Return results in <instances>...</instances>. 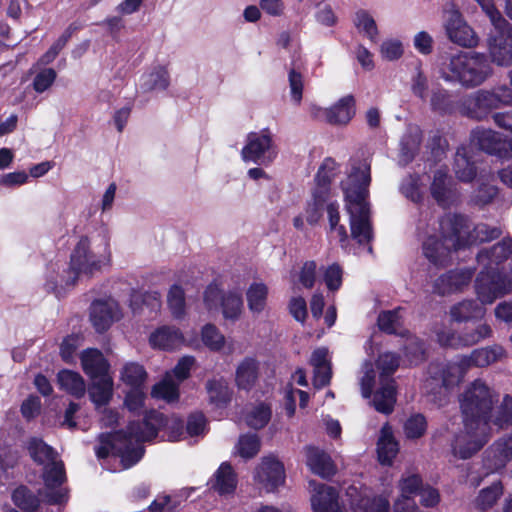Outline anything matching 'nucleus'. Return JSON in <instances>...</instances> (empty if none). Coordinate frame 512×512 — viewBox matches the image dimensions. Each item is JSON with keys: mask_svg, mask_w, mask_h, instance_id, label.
I'll list each match as a JSON object with an SVG mask.
<instances>
[{"mask_svg": "<svg viewBox=\"0 0 512 512\" xmlns=\"http://www.w3.org/2000/svg\"><path fill=\"white\" fill-rule=\"evenodd\" d=\"M165 427L168 432L169 440L177 441L184 434L182 421L177 418L170 420L164 419L163 415L150 411L145 415L144 422L135 426L131 424L128 428V434L117 433L116 435L102 434L99 436V445L95 448L96 455L99 458H105L111 451H116L120 457L124 468H130L136 464L143 455V449L140 446L132 447L134 443L148 441L157 435L158 430Z\"/></svg>", "mask_w": 512, "mask_h": 512, "instance_id": "nucleus-1", "label": "nucleus"}, {"mask_svg": "<svg viewBox=\"0 0 512 512\" xmlns=\"http://www.w3.org/2000/svg\"><path fill=\"white\" fill-rule=\"evenodd\" d=\"M370 181V163L366 159L352 157L346 176L340 182V188L350 218L351 237L359 244H367L372 239L367 202Z\"/></svg>", "mask_w": 512, "mask_h": 512, "instance_id": "nucleus-2", "label": "nucleus"}, {"mask_svg": "<svg viewBox=\"0 0 512 512\" xmlns=\"http://www.w3.org/2000/svg\"><path fill=\"white\" fill-rule=\"evenodd\" d=\"M441 237L429 235L423 243L425 257L435 265H443L451 249H459L476 242H486L498 238L501 231L484 224L477 225L470 232V226L460 216L445 217L440 222Z\"/></svg>", "mask_w": 512, "mask_h": 512, "instance_id": "nucleus-3", "label": "nucleus"}, {"mask_svg": "<svg viewBox=\"0 0 512 512\" xmlns=\"http://www.w3.org/2000/svg\"><path fill=\"white\" fill-rule=\"evenodd\" d=\"M496 401V394L482 380L472 382L460 395L459 403L463 415V423L470 427L478 423V428L482 429L478 438L470 442L468 449L459 448L465 439V435L458 439L456 451L461 457H467L472 453L479 451L487 441V418Z\"/></svg>", "mask_w": 512, "mask_h": 512, "instance_id": "nucleus-4", "label": "nucleus"}, {"mask_svg": "<svg viewBox=\"0 0 512 512\" xmlns=\"http://www.w3.org/2000/svg\"><path fill=\"white\" fill-rule=\"evenodd\" d=\"M492 74V68L482 53L460 52L442 64L441 76L449 82L473 88L481 85Z\"/></svg>", "mask_w": 512, "mask_h": 512, "instance_id": "nucleus-5", "label": "nucleus"}, {"mask_svg": "<svg viewBox=\"0 0 512 512\" xmlns=\"http://www.w3.org/2000/svg\"><path fill=\"white\" fill-rule=\"evenodd\" d=\"M111 261V250L107 240L81 238L77 243L70 261V272L74 284L80 276L91 277L107 267Z\"/></svg>", "mask_w": 512, "mask_h": 512, "instance_id": "nucleus-6", "label": "nucleus"}, {"mask_svg": "<svg viewBox=\"0 0 512 512\" xmlns=\"http://www.w3.org/2000/svg\"><path fill=\"white\" fill-rule=\"evenodd\" d=\"M467 366L461 358L458 362L443 367L431 366L430 376L424 382V390L431 400L439 405L447 399L451 389L463 379Z\"/></svg>", "mask_w": 512, "mask_h": 512, "instance_id": "nucleus-7", "label": "nucleus"}, {"mask_svg": "<svg viewBox=\"0 0 512 512\" xmlns=\"http://www.w3.org/2000/svg\"><path fill=\"white\" fill-rule=\"evenodd\" d=\"M31 458L43 467V479L47 490L60 486L65 480L63 463L54 449L42 439L31 438L27 444Z\"/></svg>", "mask_w": 512, "mask_h": 512, "instance_id": "nucleus-8", "label": "nucleus"}, {"mask_svg": "<svg viewBox=\"0 0 512 512\" xmlns=\"http://www.w3.org/2000/svg\"><path fill=\"white\" fill-rule=\"evenodd\" d=\"M277 154L274 135L268 128L257 132H250L241 150L243 161L262 165L271 164L277 157Z\"/></svg>", "mask_w": 512, "mask_h": 512, "instance_id": "nucleus-9", "label": "nucleus"}, {"mask_svg": "<svg viewBox=\"0 0 512 512\" xmlns=\"http://www.w3.org/2000/svg\"><path fill=\"white\" fill-rule=\"evenodd\" d=\"M443 13L445 32L451 42L467 48L478 44L475 31L468 25L456 4L446 3Z\"/></svg>", "mask_w": 512, "mask_h": 512, "instance_id": "nucleus-10", "label": "nucleus"}, {"mask_svg": "<svg viewBox=\"0 0 512 512\" xmlns=\"http://www.w3.org/2000/svg\"><path fill=\"white\" fill-rule=\"evenodd\" d=\"M285 469L283 463L274 455L261 458L254 469L253 481L261 492L271 493L285 483Z\"/></svg>", "mask_w": 512, "mask_h": 512, "instance_id": "nucleus-11", "label": "nucleus"}, {"mask_svg": "<svg viewBox=\"0 0 512 512\" xmlns=\"http://www.w3.org/2000/svg\"><path fill=\"white\" fill-rule=\"evenodd\" d=\"M495 30L487 39L489 60L497 66L509 67L512 65V26L507 22Z\"/></svg>", "mask_w": 512, "mask_h": 512, "instance_id": "nucleus-12", "label": "nucleus"}, {"mask_svg": "<svg viewBox=\"0 0 512 512\" xmlns=\"http://www.w3.org/2000/svg\"><path fill=\"white\" fill-rule=\"evenodd\" d=\"M204 303L209 311L217 310L220 303L224 318L233 321L240 317L243 310V300L240 293L228 292L222 294L215 285H210L206 289Z\"/></svg>", "mask_w": 512, "mask_h": 512, "instance_id": "nucleus-13", "label": "nucleus"}, {"mask_svg": "<svg viewBox=\"0 0 512 512\" xmlns=\"http://www.w3.org/2000/svg\"><path fill=\"white\" fill-rule=\"evenodd\" d=\"M492 333L490 326L486 323H480L473 329H466L461 334H456L449 329L438 331V342L442 346L454 348L472 346L481 340L488 338Z\"/></svg>", "mask_w": 512, "mask_h": 512, "instance_id": "nucleus-14", "label": "nucleus"}, {"mask_svg": "<svg viewBox=\"0 0 512 512\" xmlns=\"http://www.w3.org/2000/svg\"><path fill=\"white\" fill-rule=\"evenodd\" d=\"M149 344L154 349L172 351L182 346L197 347L196 339L186 340L180 329L173 326H161L149 336Z\"/></svg>", "mask_w": 512, "mask_h": 512, "instance_id": "nucleus-15", "label": "nucleus"}, {"mask_svg": "<svg viewBox=\"0 0 512 512\" xmlns=\"http://www.w3.org/2000/svg\"><path fill=\"white\" fill-rule=\"evenodd\" d=\"M354 106V98L347 95L329 108L313 106L311 112L314 117L323 119L332 125H346L355 114Z\"/></svg>", "mask_w": 512, "mask_h": 512, "instance_id": "nucleus-16", "label": "nucleus"}, {"mask_svg": "<svg viewBox=\"0 0 512 512\" xmlns=\"http://www.w3.org/2000/svg\"><path fill=\"white\" fill-rule=\"evenodd\" d=\"M122 313L118 303L113 299L98 300L91 306L90 318L93 326L99 332L105 331L110 325L121 318Z\"/></svg>", "mask_w": 512, "mask_h": 512, "instance_id": "nucleus-17", "label": "nucleus"}, {"mask_svg": "<svg viewBox=\"0 0 512 512\" xmlns=\"http://www.w3.org/2000/svg\"><path fill=\"white\" fill-rule=\"evenodd\" d=\"M473 277L470 269L451 270L441 275L434 283V290L440 295L461 291L468 286Z\"/></svg>", "mask_w": 512, "mask_h": 512, "instance_id": "nucleus-18", "label": "nucleus"}, {"mask_svg": "<svg viewBox=\"0 0 512 512\" xmlns=\"http://www.w3.org/2000/svg\"><path fill=\"white\" fill-rule=\"evenodd\" d=\"M471 144L490 154H500L502 151H506V141L499 133L491 129L477 128L473 130Z\"/></svg>", "mask_w": 512, "mask_h": 512, "instance_id": "nucleus-19", "label": "nucleus"}, {"mask_svg": "<svg viewBox=\"0 0 512 512\" xmlns=\"http://www.w3.org/2000/svg\"><path fill=\"white\" fill-rule=\"evenodd\" d=\"M237 483V474L228 462H223L210 480L211 488L221 496L232 495Z\"/></svg>", "mask_w": 512, "mask_h": 512, "instance_id": "nucleus-20", "label": "nucleus"}, {"mask_svg": "<svg viewBox=\"0 0 512 512\" xmlns=\"http://www.w3.org/2000/svg\"><path fill=\"white\" fill-rule=\"evenodd\" d=\"M314 368V386L322 388L330 383L332 377L331 361L329 351L325 347L316 349L310 359Z\"/></svg>", "mask_w": 512, "mask_h": 512, "instance_id": "nucleus-21", "label": "nucleus"}, {"mask_svg": "<svg viewBox=\"0 0 512 512\" xmlns=\"http://www.w3.org/2000/svg\"><path fill=\"white\" fill-rule=\"evenodd\" d=\"M510 85L501 86L496 90L479 91L476 94V104L479 108L493 109L501 105H512V72L510 73Z\"/></svg>", "mask_w": 512, "mask_h": 512, "instance_id": "nucleus-22", "label": "nucleus"}, {"mask_svg": "<svg viewBox=\"0 0 512 512\" xmlns=\"http://www.w3.org/2000/svg\"><path fill=\"white\" fill-rule=\"evenodd\" d=\"M306 463L314 474L322 478H329L336 473L331 457L316 447L306 448Z\"/></svg>", "mask_w": 512, "mask_h": 512, "instance_id": "nucleus-23", "label": "nucleus"}, {"mask_svg": "<svg viewBox=\"0 0 512 512\" xmlns=\"http://www.w3.org/2000/svg\"><path fill=\"white\" fill-rule=\"evenodd\" d=\"M339 171L338 163L332 158H326L316 174L314 197L319 200L328 199L329 185Z\"/></svg>", "mask_w": 512, "mask_h": 512, "instance_id": "nucleus-24", "label": "nucleus"}, {"mask_svg": "<svg viewBox=\"0 0 512 512\" xmlns=\"http://www.w3.org/2000/svg\"><path fill=\"white\" fill-rule=\"evenodd\" d=\"M80 359L82 369L91 379L108 373L109 364L99 350L86 349L81 353Z\"/></svg>", "mask_w": 512, "mask_h": 512, "instance_id": "nucleus-25", "label": "nucleus"}, {"mask_svg": "<svg viewBox=\"0 0 512 512\" xmlns=\"http://www.w3.org/2000/svg\"><path fill=\"white\" fill-rule=\"evenodd\" d=\"M269 288L263 282H253L246 290V301L249 311L254 315H260L267 307Z\"/></svg>", "mask_w": 512, "mask_h": 512, "instance_id": "nucleus-26", "label": "nucleus"}, {"mask_svg": "<svg viewBox=\"0 0 512 512\" xmlns=\"http://www.w3.org/2000/svg\"><path fill=\"white\" fill-rule=\"evenodd\" d=\"M170 84L167 69L163 66L153 67L140 78V88L144 92L163 91Z\"/></svg>", "mask_w": 512, "mask_h": 512, "instance_id": "nucleus-27", "label": "nucleus"}, {"mask_svg": "<svg viewBox=\"0 0 512 512\" xmlns=\"http://www.w3.org/2000/svg\"><path fill=\"white\" fill-rule=\"evenodd\" d=\"M92 384L89 388V395L92 402L97 406L106 405L113 395V380L105 373L95 379H91Z\"/></svg>", "mask_w": 512, "mask_h": 512, "instance_id": "nucleus-28", "label": "nucleus"}, {"mask_svg": "<svg viewBox=\"0 0 512 512\" xmlns=\"http://www.w3.org/2000/svg\"><path fill=\"white\" fill-rule=\"evenodd\" d=\"M398 443L395 441L392 429L389 425H384L381 429L380 437L377 443V452L379 461L382 464L389 465L398 453Z\"/></svg>", "mask_w": 512, "mask_h": 512, "instance_id": "nucleus-29", "label": "nucleus"}, {"mask_svg": "<svg viewBox=\"0 0 512 512\" xmlns=\"http://www.w3.org/2000/svg\"><path fill=\"white\" fill-rule=\"evenodd\" d=\"M504 356L500 346L487 347L474 350L469 356L462 357L467 368L471 366L484 367L496 362Z\"/></svg>", "mask_w": 512, "mask_h": 512, "instance_id": "nucleus-30", "label": "nucleus"}, {"mask_svg": "<svg viewBox=\"0 0 512 512\" xmlns=\"http://www.w3.org/2000/svg\"><path fill=\"white\" fill-rule=\"evenodd\" d=\"M485 309L474 300H464L450 308V318L454 322H466L482 318Z\"/></svg>", "mask_w": 512, "mask_h": 512, "instance_id": "nucleus-31", "label": "nucleus"}, {"mask_svg": "<svg viewBox=\"0 0 512 512\" xmlns=\"http://www.w3.org/2000/svg\"><path fill=\"white\" fill-rule=\"evenodd\" d=\"M258 362L253 358H245L242 360L237 369L235 381L238 388L250 390L258 379Z\"/></svg>", "mask_w": 512, "mask_h": 512, "instance_id": "nucleus-32", "label": "nucleus"}, {"mask_svg": "<svg viewBox=\"0 0 512 512\" xmlns=\"http://www.w3.org/2000/svg\"><path fill=\"white\" fill-rule=\"evenodd\" d=\"M260 449L261 438L254 433H244L239 436L233 454L244 460H250L258 455Z\"/></svg>", "mask_w": 512, "mask_h": 512, "instance_id": "nucleus-33", "label": "nucleus"}, {"mask_svg": "<svg viewBox=\"0 0 512 512\" xmlns=\"http://www.w3.org/2000/svg\"><path fill=\"white\" fill-rule=\"evenodd\" d=\"M59 387L67 393L80 398L85 394L86 384L82 376L71 370H62L57 375Z\"/></svg>", "mask_w": 512, "mask_h": 512, "instance_id": "nucleus-34", "label": "nucleus"}, {"mask_svg": "<svg viewBox=\"0 0 512 512\" xmlns=\"http://www.w3.org/2000/svg\"><path fill=\"white\" fill-rule=\"evenodd\" d=\"M206 391L210 403L222 407L230 402L232 391L226 380L223 378L210 379L206 383Z\"/></svg>", "mask_w": 512, "mask_h": 512, "instance_id": "nucleus-35", "label": "nucleus"}, {"mask_svg": "<svg viewBox=\"0 0 512 512\" xmlns=\"http://www.w3.org/2000/svg\"><path fill=\"white\" fill-rule=\"evenodd\" d=\"M454 171L457 178L463 182L471 181L476 175L474 162L469 158L467 148L461 147L457 150L454 160Z\"/></svg>", "mask_w": 512, "mask_h": 512, "instance_id": "nucleus-36", "label": "nucleus"}, {"mask_svg": "<svg viewBox=\"0 0 512 512\" xmlns=\"http://www.w3.org/2000/svg\"><path fill=\"white\" fill-rule=\"evenodd\" d=\"M490 461L491 469L498 470L503 468L508 461L512 459V434L508 438H503L497 441L492 450Z\"/></svg>", "mask_w": 512, "mask_h": 512, "instance_id": "nucleus-37", "label": "nucleus"}, {"mask_svg": "<svg viewBox=\"0 0 512 512\" xmlns=\"http://www.w3.org/2000/svg\"><path fill=\"white\" fill-rule=\"evenodd\" d=\"M179 385L180 383L172 378V373H166L163 379L154 385L152 396L166 402H174L179 398Z\"/></svg>", "mask_w": 512, "mask_h": 512, "instance_id": "nucleus-38", "label": "nucleus"}, {"mask_svg": "<svg viewBox=\"0 0 512 512\" xmlns=\"http://www.w3.org/2000/svg\"><path fill=\"white\" fill-rule=\"evenodd\" d=\"M354 25L357 31L372 42H377L379 30L374 17L366 10H358L354 15Z\"/></svg>", "mask_w": 512, "mask_h": 512, "instance_id": "nucleus-39", "label": "nucleus"}, {"mask_svg": "<svg viewBox=\"0 0 512 512\" xmlns=\"http://www.w3.org/2000/svg\"><path fill=\"white\" fill-rule=\"evenodd\" d=\"M395 404V387L393 381H387L375 393L373 405L378 412L391 413Z\"/></svg>", "mask_w": 512, "mask_h": 512, "instance_id": "nucleus-40", "label": "nucleus"}, {"mask_svg": "<svg viewBox=\"0 0 512 512\" xmlns=\"http://www.w3.org/2000/svg\"><path fill=\"white\" fill-rule=\"evenodd\" d=\"M451 191V179L444 169H439L434 173L431 184V194L439 204H446Z\"/></svg>", "mask_w": 512, "mask_h": 512, "instance_id": "nucleus-41", "label": "nucleus"}, {"mask_svg": "<svg viewBox=\"0 0 512 512\" xmlns=\"http://www.w3.org/2000/svg\"><path fill=\"white\" fill-rule=\"evenodd\" d=\"M201 340L213 352L222 351L227 347L225 336L213 324H206L201 328Z\"/></svg>", "mask_w": 512, "mask_h": 512, "instance_id": "nucleus-42", "label": "nucleus"}, {"mask_svg": "<svg viewBox=\"0 0 512 512\" xmlns=\"http://www.w3.org/2000/svg\"><path fill=\"white\" fill-rule=\"evenodd\" d=\"M271 418V409L260 403L247 410L244 415V421L252 429H262L267 425Z\"/></svg>", "mask_w": 512, "mask_h": 512, "instance_id": "nucleus-43", "label": "nucleus"}, {"mask_svg": "<svg viewBox=\"0 0 512 512\" xmlns=\"http://www.w3.org/2000/svg\"><path fill=\"white\" fill-rule=\"evenodd\" d=\"M512 255V240L504 239L503 241L494 245L490 252L483 251L478 254V260L480 262H485L486 260H490L491 263H500L501 261L506 260L508 257Z\"/></svg>", "mask_w": 512, "mask_h": 512, "instance_id": "nucleus-44", "label": "nucleus"}, {"mask_svg": "<svg viewBox=\"0 0 512 512\" xmlns=\"http://www.w3.org/2000/svg\"><path fill=\"white\" fill-rule=\"evenodd\" d=\"M147 373L138 363H127L121 371V380L132 388H140L145 382Z\"/></svg>", "mask_w": 512, "mask_h": 512, "instance_id": "nucleus-45", "label": "nucleus"}, {"mask_svg": "<svg viewBox=\"0 0 512 512\" xmlns=\"http://www.w3.org/2000/svg\"><path fill=\"white\" fill-rule=\"evenodd\" d=\"M167 303L169 310L175 319H181L185 316V293L180 286L173 285L170 288L167 295Z\"/></svg>", "mask_w": 512, "mask_h": 512, "instance_id": "nucleus-46", "label": "nucleus"}, {"mask_svg": "<svg viewBox=\"0 0 512 512\" xmlns=\"http://www.w3.org/2000/svg\"><path fill=\"white\" fill-rule=\"evenodd\" d=\"M420 144V133L417 128L410 131L409 135L403 137L399 161L408 164L414 157Z\"/></svg>", "mask_w": 512, "mask_h": 512, "instance_id": "nucleus-47", "label": "nucleus"}, {"mask_svg": "<svg viewBox=\"0 0 512 512\" xmlns=\"http://www.w3.org/2000/svg\"><path fill=\"white\" fill-rule=\"evenodd\" d=\"M12 500L17 507L27 512L36 510L40 504L38 497L24 486L14 490Z\"/></svg>", "mask_w": 512, "mask_h": 512, "instance_id": "nucleus-48", "label": "nucleus"}, {"mask_svg": "<svg viewBox=\"0 0 512 512\" xmlns=\"http://www.w3.org/2000/svg\"><path fill=\"white\" fill-rule=\"evenodd\" d=\"M326 212L329 221L330 231L336 233L339 241L344 245L348 241V234L344 225L339 224L340 213L339 205L336 202H331L326 207Z\"/></svg>", "mask_w": 512, "mask_h": 512, "instance_id": "nucleus-49", "label": "nucleus"}, {"mask_svg": "<svg viewBox=\"0 0 512 512\" xmlns=\"http://www.w3.org/2000/svg\"><path fill=\"white\" fill-rule=\"evenodd\" d=\"M422 480L419 475L406 473L398 483L400 496L398 498H411L421 488Z\"/></svg>", "mask_w": 512, "mask_h": 512, "instance_id": "nucleus-50", "label": "nucleus"}, {"mask_svg": "<svg viewBox=\"0 0 512 512\" xmlns=\"http://www.w3.org/2000/svg\"><path fill=\"white\" fill-rule=\"evenodd\" d=\"M482 429L478 428V423H474L472 424L470 427H466L464 425V430L461 431L459 434H457L451 444L452 446V452L454 454V456L456 457H459L461 459H467V458H470L474 453H472L471 455L467 456V457H461L459 453H457L456 451V445H457V442H458V439L460 437H463L465 435L466 439L461 443L459 444V448H462V449H468L469 446H470V442L472 440H474L476 437L478 438L479 436V432L481 431Z\"/></svg>", "mask_w": 512, "mask_h": 512, "instance_id": "nucleus-51", "label": "nucleus"}, {"mask_svg": "<svg viewBox=\"0 0 512 512\" xmlns=\"http://www.w3.org/2000/svg\"><path fill=\"white\" fill-rule=\"evenodd\" d=\"M427 428L424 416L420 414L409 417L404 423V433L407 438L416 439L423 436Z\"/></svg>", "mask_w": 512, "mask_h": 512, "instance_id": "nucleus-52", "label": "nucleus"}, {"mask_svg": "<svg viewBox=\"0 0 512 512\" xmlns=\"http://www.w3.org/2000/svg\"><path fill=\"white\" fill-rule=\"evenodd\" d=\"M403 44L399 39L389 38L380 45V55L386 61H395L403 55Z\"/></svg>", "mask_w": 512, "mask_h": 512, "instance_id": "nucleus-53", "label": "nucleus"}, {"mask_svg": "<svg viewBox=\"0 0 512 512\" xmlns=\"http://www.w3.org/2000/svg\"><path fill=\"white\" fill-rule=\"evenodd\" d=\"M502 494V486L495 483L492 486L483 489L476 499V505L479 509L485 510L491 507Z\"/></svg>", "mask_w": 512, "mask_h": 512, "instance_id": "nucleus-54", "label": "nucleus"}, {"mask_svg": "<svg viewBox=\"0 0 512 512\" xmlns=\"http://www.w3.org/2000/svg\"><path fill=\"white\" fill-rule=\"evenodd\" d=\"M57 73L53 68H43L36 73L33 79V89L37 93L47 91L55 82Z\"/></svg>", "mask_w": 512, "mask_h": 512, "instance_id": "nucleus-55", "label": "nucleus"}, {"mask_svg": "<svg viewBox=\"0 0 512 512\" xmlns=\"http://www.w3.org/2000/svg\"><path fill=\"white\" fill-rule=\"evenodd\" d=\"M418 176L409 175L402 180L400 185L401 193L413 202H418L422 198Z\"/></svg>", "mask_w": 512, "mask_h": 512, "instance_id": "nucleus-56", "label": "nucleus"}, {"mask_svg": "<svg viewBox=\"0 0 512 512\" xmlns=\"http://www.w3.org/2000/svg\"><path fill=\"white\" fill-rule=\"evenodd\" d=\"M481 7L482 11L489 18L494 28H502L507 24V20L502 16L501 12L496 8L494 0H475Z\"/></svg>", "mask_w": 512, "mask_h": 512, "instance_id": "nucleus-57", "label": "nucleus"}, {"mask_svg": "<svg viewBox=\"0 0 512 512\" xmlns=\"http://www.w3.org/2000/svg\"><path fill=\"white\" fill-rule=\"evenodd\" d=\"M317 264L313 260H308L303 263L298 272L299 283L307 289L313 288L316 281Z\"/></svg>", "mask_w": 512, "mask_h": 512, "instance_id": "nucleus-58", "label": "nucleus"}, {"mask_svg": "<svg viewBox=\"0 0 512 512\" xmlns=\"http://www.w3.org/2000/svg\"><path fill=\"white\" fill-rule=\"evenodd\" d=\"M343 271L341 267L334 263L323 270V280L330 291L338 290L342 284Z\"/></svg>", "mask_w": 512, "mask_h": 512, "instance_id": "nucleus-59", "label": "nucleus"}, {"mask_svg": "<svg viewBox=\"0 0 512 512\" xmlns=\"http://www.w3.org/2000/svg\"><path fill=\"white\" fill-rule=\"evenodd\" d=\"M362 375L360 376V386L362 396L369 398L375 383V371L371 362H365L362 366Z\"/></svg>", "mask_w": 512, "mask_h": 512, "instance_id": "nucleus-60", "label": "nucleus"}, {"mask_svg": "<svg viewBox=\"0 0 512 512\" xmlns=\"http://www.w3.org/2000/svg\"><path fill=\"white\" fill-rule=\"evenodd\" d=\"M291 100L299 105L302 100L304 82L303 76L295 69H291L288 74Z\"/></svg>", "mask_w": 512, "mask_h": 512, "instance_id": "nucleus-61", "label": "nucleus"}, {"mask_svg": "<svg viewBox=\"0 0 512 512\" xmlns=\"http://www.w3.org/2000/svg\"><path fill=\"white\" fill-rule=\"evenodd\" d=\"M400 325L401 322L397 310L382 312L378 317V326L384 332L395 333Z\"/></svg>", "mask_w": 512, "mask_h": 512, "instance_id": "nucleus-62", "label": "nucleus"}, {"mask_svg": "<svg viewBox=\"0 0 512 512\" xmlns=\"http://www.w3.org/2000/svg\"><path fill=\"white\" fill-rule=\"evenodd\" d=\"M195 363V358L193 356H183L173 370L169 373H172V378L175 379L178 383L183 382L185 379L189 377L190 370Z\"/></svg>", "mask_w": 512, "mask_h": 512, "instance_id": "nucleus-63", "label": "nucleus"}, {"mask_svg": "<svg viewBox=\"0 0 512 512\" xmlns=\"http://www.w3.org/2000/svg\"><path fill=\"white\" fill-rule=\"evenodd\" d=\"M378 368L381 370V377L393 374L399 366V358L390 352L383 353L377 361Z\"/></svg>", "mask_w": 512, "mask_h": 512, "instance_id": "nucleus-64", "label": "nucleus"}]
</instances>
